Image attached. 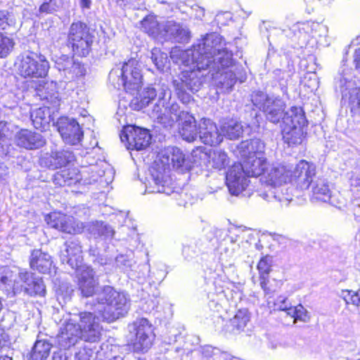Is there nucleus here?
<instances>
[{
    "instance_id": "f257e3e1",
    "label": "nucleus",
    "mask_w": 360,
    "mask_h": 360,
    "mask_svg": "<svg viewBox=\"0 0 360 360\" xmlns=\"http://www.w3.org/2000/svg\"><path fill=\"white\" fill-rule=\"evenodd\" d=\"M221 37L217 33L207 34L200 39L191 49L181 50L173 49L170 52V58L184 70L173 80L172 85L179 98L184 103L191 101L189 92L194 93L200 89L203 77L202 71L208 70L211 73L216 69L228 66L231 63V54L224 47Z\"/></svg>"
},
{
    "instance_id": "f03ea898",
    "label": "nucleus",
    "mask_w": 360,
    "mask_h": 360,
    "mask_svg": "<svg viewBox=\"0 0 360 360\" xmlns=\"http://www.w3.org/2000/svg\"><path fill=\"white\" fill-rule=\"evenodd\" d=\"M76 270L81 294L86 297L96 296V310L103 321L114 322L128 313L129 304L125 294L110 285L100 286L95 271L89 266H82Z\"/></svg>"
},
{
    "instance_id": "7ed1b4c3",
    "label": "nucleus",
    "mask_w": 360,
    "mask_h": 360,
    "mask_svg": "<svg viewBox=\"0 0 360 360\" xmlns=\"http://www.w3.org/2000/svg\"><path fill=\"white\" fill-rule=\"evenodd\" d=\"M176 169H189L188 160L185 154L177 147H169L162 150L157 156L149 169V176L147 181L149 184V192L165 193L167 195L173 193L172 187L169 186L170 167Z\"/></svg>"
},
{
    "instance_id": "20e7f679",
    "label": "nucleus",
    "mask_w": 360,
    "mask_h": 360,
    "mask_svg": "<svg viewBox=\"0 0 360 360\" xmlns=\"http://www.w3.org/2000/svg\"><path fill=\"white\" fill-rule=\"evenodd\" d=\"M100 318L102 319L96 308L94 312L82 311L71 315L58 337L60 345L66 349L75 345L79 340L98 342L102 331Z\"/></svg>"
},
{
    "instance_id": "39448f33",
    "label": "nucleus",
    "mask_w": 360,
    "mask_h": 360,
    "mask_svg": "<svg viewBox=\"0 0 360 360\" xmlns=\"http://www.w3.org/2000/svg\"><path fill=\"white\" fill-rule=\"evenodd\" d=\"M0 288L11 289L14 295L24 292L30 296L44 297L46 294L42 278L23 269L15 272L8 266H0Z\"/></svg>"
},
{
    "instance_id": "423d86ee",
    "label": "nucleus",
    "mask_w": 360,
    "mask_h": 360,
    "mask_svg": "<svg viewBox=\"0 0 360 360\" xmlns=\"http://www.w3.org/2000/svg\"><path fill=\"white\" fill-rule=\"evenodd\" d=\"M336 91L341 94V103L349 108L352 115H360V79L353 70L343 65L334 79Z\"/></svg>"
},
{
    "instance_id": "0eeeda50",
    "label": "nucleus",
    "mask_w": 360,
    "mask_h": 360,
    "mask_svg": "<svg viewBox=\"0 0 360 360\" xmlns=\"http://www.w3.org/2000/svg\"><path fill=\"white\" fill-rule=\"evenodd\" d=\"M297 186L301 190L311 188L312 197L316 200L328 202L331 197L328 182L315 175V166L305 160L300 161L294 168Z\"/></svg>"
},
{
    "instance_id": "6e6552de",
    "label": "nucleus",
    "mask_w": 360,
    "mask_h": 360,
    "mask_svg": "<svg viewBox=\"0 0 360 360\" xmlns=\"http://www.w3.org/2000/svg\"><path fill=\"white\" fill-rule=\"evenodd\" d=\"M141 67L138 60L131 58L124 63L122 68L112 69L109 73V80L115 89L123 88L126 91L134 94L141 87Z\"/></svg>"
},
{
    "instance_id": "1a4fd4ad",
    "label": "nucleus",
    "mask_w": 360,
    "mask_h": 360,
    "mask_svg": "<svg viewBox=\"0 0 360 360\" xmlns=\"http://www.w3.org/2000/svg\"><path fill=\"white\" fill-rule=\"evenodd\" d=\"M307 120L304 110L300 107H292L283 117L281 132L283 139L289 146L301 144L304 139L303 128Z\"/></svg>"
},
{
    "instance_id": "9d476101",
    "label": "nucleus",
    "mask_w": 360,
    "mask_h": 360,
    "mask_svg": "<svg viewBox=\"0 0 360 360\" xmlns=\"http://www.w3.org/2000/svg\"><path fill=\"white\" fill-rule=\"evenodd\" d=\"M94 41L87 25L81 21L73 22L68 30L67 46L74 55L85 57L89 55Z\"/></svg>"
},
{
    "instance_id": "9b49d317",
    "label": "nucleus",
    "mask_w": 360,
    "mask_h": 360,
    "mask_svg": "<svg viewBox=\"0 0 360 360\" xmlns=\"http://www.w3.org/2000/svg\"><path fill=\"white\" fill-rule=\"evenodd\" d=\"M251 101L254 106L262 110L267 120L277 124L285 113V102L278 96H269L266 93L257 91L251 94Z\"/></svg>"
},
{
    "instance_id": "f8f14e48",
    "label": "nucleus",
    "mask_w": 360,
    "mask_h": 360,
    "mask_svg": "<svg viewBox=\"0 0 360 360\" xmlns=\"http://www.w3.org/2000/svg\"><path fill=\"white\" fill-rule=\"evenodd\" d=\"M18 74L25 78H43L47 75L49 65L33 52H25L18 57Z\"/></svg>"
},
{
    "instance_id": "ddd939ff",
    "label": "nucleus",
    "mask_w": 360,
    "mask_h": 360,
    "mask_svg": "<svg viewBox=\"0 0 360 360\" xmlns=\"http://www.w3.org/2000/svg\"><path fill=\"white\" fill-rule=\"evenodd\" d=\"M129 330L131 333L134 334V338L132 340L134 352H146L151 347L155 337L152 325L148 319H136L129 326Z\"/></svg>"
},
{
    "instance_id": "4468645a",
    "label": "nucleus",
    "mask_w": 360,
    "mask_h": 360,
    "mask_svg": "<svg viewBox=\"0 0 360 360\" xmlns=\"http://www.w3.org/2000/svg\"><path fill=\"white\" fill-rule=\"evenodd\" d=\"M229 53V51H228ZM231 54V57L233 54ZM233 60L231 58V63L228 66L221 67L219 64V69H216L210 73L212 78L216 80L217 86L221 89L222 92L228 93L232 90L235 85L237 79H240V82H243L242 76L240 75L243 71V68L240 66L233 65Z\"/></svg>"
},
{
    "instance_id": "2eb2a0df",
    "label": "nucleus",
    "mask_w": 360,
    "mask_h": 360,
    "mask_svg": "<svg viewBox=\"0 0 360 360\" xmlns=\"http://www.w3.org/2000/svg\"><path fill=\"white\" fill-rule=\"evenodd\" d=\"M120 139L127 142V149L141 150L149 146L151 135L146 129L128 126L120 134Z\"/></svg>"
},
{
    "instance_id": "dca6fc26",
    "label": "nucleus",
    "mask_w": 360,
    "mask_h": 360,
    "mask_svg": "<svg viewBox=\"0 0 360 360\" xmlns=\"http://www.w3.org/2000/svg\"><path fill=\"white\" fill-rule=\"evenodd\" d=\"M292 178L295 179L294 170L292 171L283 165L276 164L268 166L263 176L261 177V181L266 184L265 189H267L269 187L285 185Z\"/></svg>"
},
{
    "instance_id": "f3484780",
    "label": "nucleus",
    "mask_w": 360,
    "mask_h": 360,
    "mask_svg": "<svg viewBox=\"0 0 360 360\" xmlns=\"http://www.w3.org/2000/svg\"><path fill=\"white\" fill-rule=\"evenodd\" d=\"M193 161L201 165L207 161L209 165L216 169H223L229 164V158L226 152L221 150H210L205 151L203 148H198L193 150L191 153Z\"/></svg>"
},
{
    "instance_id": "a211bd4d",
    "label": "nucleus",
    "mask_w": 360,
    "mask_h": 360,
    "mask_svg": "<svg viewBox=\"0 0 360 360\" xmlns=\"http://www.w3.org/2000/svg\"><path fill=\"white\" fill-rule=\"evenodd\" d=\"M56 127L63 141L68 144L77 145L83 137V131L79 123L73 118L60 117L56 123Z\"/></svg>"
},
{
    "instance_id": "6ab92c4d",
    "label": "nucleus",
    "mask_w": 360,
    "mask_h": 360,
    "mask_svg": "<svg viewBox=\"0 0 360 360\" xmlns=\"http://www.w3.org/2000/svg\"><path fill=\"white\" fill-rule=\"evenodd\" d=\"M60 259L72 269H78L82 266V250L78 239L72 238L67 240L60 249Z\"/></svg>"
},
{
    "instance_id": "aec40b11",
    "label": "nucleus",
    "mask_w": 360,
    "mask_h": 360,
    "mask_svg": "<svg viewBox=\"0 0 360 360\" xmlns=\"http://www.w3.org/2000/svg\"><path fill=\"white\" fill-rule=\"evenodd\" d=\"M55 66L68 80H73L85 74V69L81 63L67 55L56 56Z\"/></svg>"
},
{
    "instance_id": "412c9836",
    "label": "nucleus",
    "mask_w": 360,
    "mask_h": 360,
    "mask_svg": "<svg viewBox=\"0 0 360 360\" xmlns=\"http://www.w3.org/2000/svg\"><path fill=\"white\" fill-rule=\"evenodd\" d=\"M241 164H234L228 170L226 184L231 194L239 195L248 186V179L245 176Z\"/></svg>"
},
{
    "instance_id": "4be33fe9",
    "label": "nucleus",
    "mask_w": 360,
    "mask_h": 360,
    "mask_svg": "<svg viewBox=\"0 0 360 360\" xmlns=\"http://www.w3.org/2000/svg\"><path fill=\"white\" fill-rule=\"evenodd\" d=\"M49 218L51 221H48V224L51 227L67 233L78 234L82 233L85 228L82 222L76 220L72 217L52 214Z\"/></svg>"
},
{
    "instance_id": "5701e85b",
    "label": "nucleus",
    "mask_w": 360,
    "mask_h": 360,
    "mask_svg": "<svg viewBox=\"0 0 360 360\" xmlns=\"http://www.w3.org/2000/svg\"><path fill=\"white\" fill-rule=\"evenodd\" d=\"M198 137L206 145L216 146L223 141L222 132H219L215 123L203 118L199 124Z\"/></svg>"
},
{
    "instance_id": "b1692460",
    "label": "nucleus",
    "mask_w": 360,
    "mask_h": 360,
    "mask_svg": "<svg viewBox=\"0 0 360 360\" xmlns=\"http://www.w3.org/2000/svg\"><path fill=\"white\" fill-rule=\"evenodd\" d=\"M15 143L20 148L34 150L44 146L46 144V140L39 133L28 129H21L15 135Z\"/></svg>"
},
{
    "instance_id": "393cba45",
    "label": "nucleus",
    "mask_w": 360,
    "mask_h": 360,
    "mask_svg": "<svg viewBox=\"0 0 360 360\" xmlns=\"http://www.w3.org/2000/svg\"><path fill=\"white\" fill-rule=\"evenodd\" d=\"M162 33L161 35L174 40L178 43H187L191 37L189 30L183 25L173 20L167 21L162 23Z\"/></svg>"
},
{
    "instance_id": "a878e982",
    "label": "nucleus",
    "mask_w": 360,
    "mask_h": 360,
    "mask_svg": "<svg viewBox=\"0 0 360 360\" xmlns=\"http://www.w3.org/2000/svg\"><path fill=\"white\" fill-rule=\"evenodd\" d=\"M293 188L287 184L265 189L260 195L267 201L276 200L281 206H288L292 200V191Z\"/></svg>"
},
{
    "instance_id": "bb28decb",
    "label": "nucleus",
    "mask_w": 360,
    "mask_h": 360,
    "mask_svg": "<svg viewBox=\"0 0 360 360\" xmlns=\"http://www.w3.org/2000/svg\"><path fill=\"white\" fill-rule=\"evenodd\" d=\"M265 143L259 139H252L240 142L236 153L243 158H250L264 155Z\"/></svg>"
},
{
    "instance_id": "cd10ccee",
    "label": "nucleus",
    "mask_w": 360,
    "mask_h": 360,
    "mask_svg": "<svg viewBox=\"0 0 360 360\" xmlns=\"http://www.w3.org/2000/svg\"><path fill=\"white\" fill-rule=\"evenodd\" d=\"M179 133L182 139L193 142L198 137L199 127H197L195 117L188 112H183L179 121Z\"/></svg>"
},
{
    "instance_id": "c85d7f7f",
    "label": "nucleus",
    "mask_w": 360,
    "mask_h": 360,
    "mask_svg": "<svg viewBox=\"0 0 360 360\" xmlns=\"http://www.w3.org/2000/svg\"><path fill=\"white\" fill-rule=\"evenodd\" d=\"M243 160V163L241 165L243 171L248 176H263L264 172L269 166L264 155Z\"/></svg>"
},
{
    "instance_id": "c756f323",
    "label": "nucleus",
    "mask_w": 360,
    "mask_h": 360,
    "mask_svg": "<svg viewBox=\"0 0 360 360\" xmlns=\"http://www.w3.org/2000/svg\"><path fill=\"white\" fill-rule=\"evenodd\" d=\"M52 264V258L48 253L39 249L32 251L30 257V266L32 269L41 274H47L50 271Z\"/></svg>"
},
{
    "instance_id": "7c9ffc66",
    "label": "nucleus",
    "mask_w": 360,
    "mask_h": 360,
    "mask_svg": "<svg viewBox=\"0 0 360 360\" xmlns=\"http://www.w3.org/2000/svg\"><path fill=\"white\" fill-rule=\"evenodd\" d=\"M53 181L60 186L82 184L81 171L76 167L62 169L54 175Z\"/></svg>"
},
{
    "instance_id": "2f4dec72",
    "label": "nucleus",
    "mask_w": 360,
    "mask_h": 360,
    "mask_svg": "<svg viewBox=\"0 0 360 360\" xmlns=\"http://www.w3.org/2000/svg\"><path fill=\"white\" fill-rule=\"evenodd\" d=\"M86 227L92 236L104 240H111L115 233L112 226L103 221L91 222Z\"/></svg>"
},
{
    "instance_id": "473e14b6",
    "label": "nucleus",
    "mask_w": 360,
    "mask_h": 360,
    "mask_svg": "<svg viewBox=\"0 0 360 360\" xmlns=\"http://www.w3.org/2000/svg\"><path fill=\"white\" fill-rule=\"evenodd\" d=\"M272 262V257L266 255L260 259L257 266L259 274V284L266 294L269 292L267 283H269V275L271 271Z\"/></svg>"
},
{
    "instance_id": "72a5a7b5",
    "label": "nucleus",
    "mask_w": 360,
    "mask_h": 360,
    "mask_svg": "<svg viewBox=\"0 0 360 360\" xmlns=\"http://www.w3.org/2000/svg\"><path fill=\"white\" fill-rule=\"evenodd\" d=\"M30 117L33 126L41 131L46 130L51 120L50 110L46 107L32 110Z\"/></svg>"
},
{
    "instance_id": "f704fd0d",
    "label": "nucleus",
    "mask_w": 360,
    "mask_h": 360,
    "mask_svg": "<svg viewBox=\"0 0 360 360\" xmlns=\"http://www.w3.org/2000/svg\"><path fill=\"white\" fill-rule=\"evenodd\" d=\"M105 172L97 165L82 167L81 170L82 184H91L97 181L103 182Z\"/></svg>"
},
{
    "instance_id": "c9c22d12",
    "label": "nucleus",
    "mask_w": 360,
    "mask_h": 360,
    "mask_svg": "<svg viewBox=\"0 0 360 360\" xmlns=\"http://www.w3.org/2000/svg\"><path fill=\"white\" fill-rule=\"evenodd\" d=\"M223 137L225 136L230 140L239 139L243 134V127L239 122L229 120L225 122L221 128Z\"/></svg>"
},
{
    "instance_id": "e433bc0d",
    "label": "nucleus",
    "mask_w": 360,
    "mask_h": 360,
    "mask_svg": "<svg viewBox=\"0 0 360 360\" xmlns=\"http://www.w3.org/2000/svg\"><path fill=\"white\" fill-rule=\"evenodd\" d=\"M141 24L143 30L154 37L162 33V23H159L154 15L146 16L141 20Z\"/></svg>"
},
{
    "instance_id": "4c0bfd02",
    "label": "nucleus",
    "mask_w": 360,
    "mask_h": 360,
    "mask_svg": "<svg viewBox=\"0 0 360 360\" xmlns=\"http://www.w3.org/2000/svg\"><path fill=\"white\" fill-rule=\"evenodd\" d=\"M51 349V345L43 340H37L34 345L32 347L30 359L31 360H44L46 359L50 353Z\"/></svg>"
},
{
    "instance_id": "58836bf2",
    "label": "nucleus",
    "mask_w": 360,
    "mask_h": 360,
    "mask_svg": "<svg viewBox=\"0 0 360 360\" xmlns=\"http://www.w3.org/2000/svg\"><path fill=\"white\" fill-rule=\"evenodd\" d=\"M202 251L200 240L193 239L183 245L182 255L186 260L191 261Z\"/></svg>"
},
{
    "instance_id": "ea45409f",
    "label": "nucleus",
    "mask_w": 360,
    "mask_h": 360,
    "mask_svg": "<svg viewBox=\"0 0 360 360\" xmlns=\"http://www.w3.org/2000/svg\"><path fill=\"white\" fill-rule=\"evenodd\" d=\"M325 30V27L317 22H307L301 25L293 26V31L299 32L297 38L299 39H305L307 34L311 35L312 37H316V32Z\"/></svg>"
},
{
    "instance_id": "a19ab883",
    "label": "nucleus",
    "mask_w": 360,
    "mask_h": 360,
    "mask_svg": "<svg viewBox=\"0 0 360 360\" xmlns=\"http://www.w3.org/2000/svg\"><path fill=\"white\" fill-rule=\"evenodd\" d=\"M202 356L207 360H233V356L219 349L207 345L201 349Z\"/></svg>"
},
{
    "instance_id": "79ce46f5",
    "label": "nucleus",
    "mask_w": 360,
    "mask_h": 360,
    "mask_svg": "<svg viewBox=\"0 0 360 360\" xmlns=\"http://www.w3.org/2000/svg\"><path fill=\"white\" fill-rule=\"evenodd\" d=\"M157 96L156 90L153 87H147L140 94L139 98H136L131 103L132 105H136L135 110H139L146 106L153 100Z\"/></svg>"
},
{
    "instance_id": "37998d69",
    "label": "nucleus",
    "mask_w": 360,
    "mask_h": 360,
    "mask_svg": "<svg viewBox=\"0 0 360 360\" xmlns=\"http://www.w3.org/2000/svg\"><path fill=\"white\" fill-rule=\"evenodd\" d=\"M150 58L157 69L163 71L169 63L167 54L162 52L159 49H153L150 53Z\"/></svg>"
},
{
    "instance_id": "c03bdc74",
    "label": "nucleus",
    "mask_w": 360,
    "mask_h": 360,
    "mask_svg": "<svg viewBox=\"0 0 360 360\" xmlns=\"http://www.w3.org/2000/svg\"><path fill=\"white\" fill-rule=\"evenodd\" d=\"M14 46L13 39L0 32V58L7 57L13 51Z\"/></svg>"
},
{
    "instance_id": "a18cd8bd",
    "label": "nucleus",
    "mask_w": 360,
    "mask_h": 360,
    "mask_svg": "<svg viewBox=\"0 0 360 360\" xmlns=\"http://www.w3.org/2000/svg\"><path fill=\"white\" fill-rule=\"evenodd\" d=\"M288 316L294 319V323L298 320L307 323L310 320L309 311L300 304L295 307H292L288 311Z\"/></svg>"
},
{
    "instance_id": "49530a36",
    "label": "nucleus",
    "mask_w": 360,
    "mask_h": 360,
    "mask_svg": "<svg viewBox=\"0 0 360 360\" xmlns=\"http://www.w3.org/2000/svg\"><path fill=\"white\" fill-rule=\"evenodd\" d=\"M21 94L10 91L4 94L1 98V103L5 108L15 109L22 98Z\"/></svg>"
},
{
    "instance_id": "de8ad7c7",
    "label": "nucleus",
    "mask_w": 360,
    "mask_h": 360,
    "mask_svg": "<svg viewBox=\"0 0 360 360\" xmlns=\"http://www.w3.org/2000/svg\"><path fill=\"white\" fill-rule=\"evenodd\" d=\"M250 321V317L245 310H239L231 320V325L237 330H243Z\"/></svg>"
},
{
    "instance_id": "09e8293b",
    "label": "nucleus",
    "mask_w": 360,
    "mask_h": 360,
    "mask_svg": "<svg viewBox=\"0 0 360 360\" xmlns=\"http://www.w3.org/2000/svg\"><path fill=\"white\" fill-rule=\"evenodd\" d=\"M60 7L57 0H45L39 6L38 12L36 13L38 17H43L47 14H51L56 11Z\"/></svg>"
},
{
    "instance_id": "8fccbe9b",
    "label": "nucleus",
    "mask_w": 360,
    "mask_h": 360,
    "mask_svg": "<svg viewBox=\"0 0 360 360\" xmlns=\"http://www.w3.org/2000/svg\"><path fill=\"white\" fill-rule=\"evenodd\" d=\"M167 101V98H166V92L160 93L158 100L153 106L151 112V116L153 117L156 118L159 115H162L164 112H166Z\"/></svg>"
},
{
    "instance_id": "3c124183",
    "label": "nucleus",
    "mask_w": 360,
    "mask_h": 360,
    "mask_svg": "<svg viewBox=\"0 0 360 360\" xmlns=\"http://www.w3.org/2000/svg\"><path fill=\"white\" fill-rule=\"evenodd\" d=\"M57 167H62L72 162L75 159L73 153L69 150L53 152Z\"/></svg>"
},
{
    "instance_id": "603ef678",
    "label": "nucleus",
    "mask_w": 360,
    "mask_h": 360,
    "mask_svg": "<svg viewBox=\"0 0 360 360\" xmlns=\"http://www.w3.org/2000/svg\"><path fill=\"white\" fill-rule=\"evenodd\" d=\"M268 304L269 307H271V301H268ZM272 307L274 310L285 311L288 315V311L291 309L292 304L286 297L279 295L274 300Z\"/></svg>"
},
{
    "instance_id": "864d4df0",
    "label": "nucleus",
    "mask_w": 360,
    "mask_h": 360,
    "mask_svg": "<svg viewBox=\"0 0 360 360\" xmlns=\"http://www.w3.org/2000/svg\"><path fill=\"white\" fill-rule=\"evenodd\" d=\"M340 296L347 304H352L356 307H360V290L356 292L348 290H342Z\"/></svg>"
},
{
    "instance_id": "5fc2aeb1",
    "label": "nucleus",
    "mask_w": 360,
    "mask_h": 360,
    "mask_svg": "<svg viewBox=\"0 0 360 360\" xmlns=\"http://www.w3.org/2000/svg\"><path fill=\"white\" fill-rule=\"evenodd\" d=\"M15 23V18L12 13L8 11H0V30H6Z\"/></svg>"
},
{
    "instance_id": "6e6d98bb",
    "label": "nucleus",
    "mask_w": 360,
    "mask_h": 360,
    "mask_svg": "<svg viewBox=\"0 0 360 360\" xmlns=\"http://www.w3.org/2000/svg\"><path fill=\"white\" fill-rule=\"evenodd\" d=\"M39 165L43 168H48L51 169H57L58 167L53 152H52L51 154L46 153L41 156L39 160Z\"/></svg>"
},
{
    "instance_id": "4d7b16f0",
    "label": "nucleus",
    "mask_w": 360,
    "mask_h": 360,
    "mask_svg": "<svg viewBox=\"0 0 360 360\" xmlns=\"http://www.w3.org/2000/svg\"><path fill=\"white\" fill-rule=\"evenodd\" d=\"M157 122L162 124L163 127L167 128L174 125L177 122V117H172L167 112H164L162 115L155 118Z\"/></svg>"
},
{
    "instance_id": "13d9d810",
    "label": "nucleus",
    "mask_w": 360,
    "mask_h": 360,
    "mask_svg": "<svg viewBox=\"0 0 360 360\" xmlns=\"http://www.w3.org/2000/svg\"><path fill=\"white\" fill-rule=\"evenodd\" d=\"M133 263L132 259H130L127 255H120L115 258L116 266L122 270L131 268Z\"/></svg>"
},
{
    "instance_id": "bf43d9fd",
    "label": "nucleus",
    "mask_w": 360,
    "mask_h": 360,
    "mask_svg": "<svg viewBox=\"0 0 360 360\" xmlns=\"http://www.w3.org/2000/svg\"><path fill=\"white\" fill-rule=\"evenodd\" d=\"M94 353V349L88 345H84L77 352L75 353V360H90Z\"/></svg>"
},
{
    "instance_id": "052dcab7",
    "label": "nucleus",
    "mask_w": 360,
    "mask_h": 360,
    "mask_svg": "<svg viewBox=\"0 0 360 360\" xmlns=\"http://www.w3.org/2000/svg\"><path fill=\"white\" fill-rule=\"evenodd\" d=\"M274 75L275 78H276L281 83V85L283 86L282 87V90L284 91L286 90V87L284 85V83H285L288 79L291 76V73L290 71H283L280 69H276L274 71Z\"/></svg>"
},
{
    "instance_id": "680f3d73",
    "label": "nucleus",
    "mask_w": 360,
    "mask_h": 360,
    "mask_svg": "<svg viewBox=\"0 0 360 360\" xmlns=\"http://www.w3.org/2000/svg\"><path fill=\"white\" fill-rule=\"evenodd\" d=\"M11 145L6 143V138L5 135L0 134V157L11 156Z\"/></svg>"
},
{
    "instance_id": "e2e57ef3",
    "label": "nucleus",
    "mask_w": 360,
    "mask_h": 360,
    "mask_svg": "<svg viewBox=\"0 0 360 360\" xmlns=\"http://www.w3.org/2000/svg\"><path fill=\"white\" fill-rule=\"evenodd\" d=\"M349 179L352 186L360 187V165L354 168Z\"/></svg>"
},
{
    "instance_id": "0e129e2a",
    "label": "nucleus",
    "mask_w": 360,
    "mask_h": 360,
    "mask_svg": "<svg viewBox=\"0 0 360 360\" xmlns=\"http://www.w3.org/2000/svg\"><path fill=\"white\" fill-rule=\"evenodd\" d=\"M166 112L172 117H177V122H179L181 120V114L184 111L182 110L179 112V106L177 103H173L169 105V103H167Z\"/></svg>"
},
{
    "instance_id": "69168bd1",
    "label": "nucleus",
    "mask_w": 360,
    "mask_h": 360,
    "mask_svg": "<svg viewBox=\"0 0 360 360\" xmlns=\"http://www.w3.org/2000/svg\"><path fill=\"white\" fill-rule=\"evenodd\" d=\"M68 356L66 352L59 351L54 352L53 356V360H68Z\"/></svg>"
},
{
    "instance_id": "338daca9",
    "label": "nucleus",
    "mask_w": 360,
    "mask_h": 360,
    "mask_svg": "<svg viewBox=\"0 0 360 360\" xmlns=\"http://www.w3.org/2000/svg\"><path fill=\"white\" fill-rule=\"evenodd\" d=\"M353 212L355 218L360 221V205L359 203L353 204Z\"/></svg>"
},
{
    "instance_id": "774afa93",
    "label": "nucleus",
    "mask_w": 360,
    "mask_h": 360,
    "mask_svg": "<svg viewBox=\"0 0 360 360\" xmlns=\"http://www.w3.org/2000/svg\"><path fill=\"white\" fill-rule=\"evenodd\" d=\"M354 63L356 69L360 72V48L356 51Z\"/></svg>"
}]
</instances>
